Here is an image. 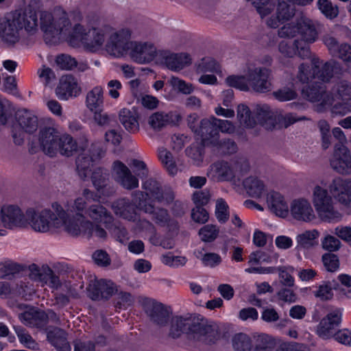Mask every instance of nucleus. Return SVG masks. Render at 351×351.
Instances as JSON below:
<instances>
[{"label":"nucleus","instance_id":"34","mask_svg":"<svg viewBox=\"0 0 351 351\" xmlns=\"http://www.w3.org/2000/svg\"><path fill=\"white\" fill-rule=\"evenodd\" d=\"M19 30L21 29L16 25H13V19L11 16L5 22H0V37L8 44L14 45L19 42Z\"/></svg>","mask_w":351,"mask_h":351},{"label":"nucleus","instance_id":"29","mask_svg":"<svg viewBox=\"0 0 351 351\" xmlns=\"http://www.w3.org/2000/svg\"><path fill=\"white\" fill-rule=\"evenodd\" d=\"M208 174L217 181H229L234 177L231 165L223 160L217 161L211 165Z\"/></svg>","mask_w":351,"mask_h":351},{"label":"nucleus","instance_id":"41","mask_svg":"<svg viewBox=\"0 0 351 351\" xmlns=\"http://www.w3.org/2000/svg\"><path fill=\"white\" fill-rule=\"evenodd\" d=\"M144 213L149 215L153 221L162 227L167 226L170 221L168 210L161 207H156L154 204L147 206Z\"/></svg>","mask_w":351,"mask_h":351},{"label":"nucleus","instance_id":"24","mask_svg":"<svg viewBox=\"0 0 351 351\" xmlns=\"http://www.w3.org/2000/svg\"><path fill=\"white\" fill-rule=\"evenodd\" d=\"M160 56L167 68L172 71H180L191 63V56L188 53L162 51L160 52Z\"/></svg>","mask_w":351,"mask_h":351},{"label":"nucleus","instance_id":"10","mask_svg":"<svg viewBox=\"0 0 351 351\" xmlns=\"http://www.w3.org/2000/svg\"><path fill=\"white\" fill-rule=\"evenodd\" d=\"M1 220L5 228L14 229L27 227L26 213L15 205H5L1 210Z\"/></svg>","mask_w":351,"mask_h":351},{"label":"nucleus","instance_id":"32","mask_svg":"<svg viewBox=\"0 0 351 351\" xmlns=\"http://www.w3.org/2000/svg\"><path fill=\"white\" fill-rule=\"evenodd\" d=\"M86 216L97 223H103L106 228H110V224L113 221L110 213L101 204H93L88 207Z\"/></svg>","mask_w":351,"mask_h":351},{"label":"nucleus","instance_id":"11","mask_svg":"<svg viewBox=\"0 0 351 351\" xmlns=\"http://www.w3.org/2000/svg\"><path fill=\"white\" fill-rule=\"evenodd\" d=\"M302 95L311 102H319L323 107L331 106L333 101L332 95L327 92L326 85L322 82H313L304 87Z\"/></svg>","mask_w":351,"mask_h":351},{"label":"nucleus","instance_id":"56","mask_svg":"<svg viewBox=\"0 0 351 351\" xmlns=\"http://www.w3.org/2000/svg\"><path fill=\"white\" fill-rule=\"evenodd\" d=\"M198 72H215L220 71V64L211 57L203 58L197 66Z\"/></svg>","mask_w":351,"mask_h":351},{"label":"nucleus","instance_id":"13","mask_svg":"<svg viewBox=\"0 0 351 351\" xmlns=\"http://www.w3.org/2000/svg\"><path fill=\"white\" fill-rule=\"evenodd\" d=\"M275 16H271L267 21V25L271 28H276L280 23L291 20L295 14V7L293 0H277Z\"/></svg>","mask_w":351,"mask_h":351},{"label":"nucleus","instance_id":"50","mask_svg":"<svg viewBox=\"0 0 351 351\" xmlns=\"http://www.w3.org/2000/svg\"><path fill=\"white\" fill-rule=\"evenodd\" d=\"M250 337L243 333L236 334L232 338V346L236 351H251Z\"/></svg>","mask_w":351,"mask_h":351},{"label":"nucleus","instance_id":"46","mask_svg":"<svg viewBox=\"0 0 351 351\" xmlns=\"http://www.w3.org/2000/svg\"><path fill=\"white\" fill-rule=\"evenodd\" d=\"M237 119L241 125L252 128L256 125V121L251 115V111L245 104H239L237 107Z\"/></svg>","mask_w":351,"mask_h":351},{"label":"nucleus","instance_id":"5","mask_svg":"<svg viewBox=\"0 0 351 351\" xmlns=\"http://www.w3.org/2000/svg\"><path fill=\"white\" fill-rule=\"evenodd\" d=\"M39 0H30L23 9L16 10L10 13L13 19V25L20 29H24L27 34L33 35L38 27L37 12L39 8Z\"/></svg>","mask_w":351,"mask_h":351},{"label":"nucleus","instance_id":"57","mask_svg":"<svg viewBox=\"0 0 351 351\" xmlns=\"http://www.w3.org/2000/svg\"><path fill=\"white\" fill-rule=\"evenodd\" d=\"M226 82L229 86L239 89L240 90L247 91L250 89L246 75H229L226 77Z\"/></svg>","mask_w":351,"mask_h":351},{"label":"nucleus","instance_id":"25","mask_svg":"<svg viewBox=\"0 0 351 351\" xmlns=\"http://www.w3.org/2000/svg\"><path fill=\"white\" fill-rule=\"evenodd\" d=\"M299 32L302 44L308 46L316 41L318 37V32L315 23L309 18L301 16L298 19Z\"/></svg>","mask_w":351,"mask_h":351},{"label":"nucleus","instance_id":"14","mask_svg":"<svg viewBox=\"0 0 351 351\" xmlns=\"http://www.w3.org/2000/svg\"><path fill=\"white\" fill-rule=\"evenodd\" d=\"M61 134L54 128L45 127L39 132V144L41 150L47 156L57 155V148Z\"/></svg>","mask_w":351,"mask_h":351},{"label":"nucleus","instance_id":"7","mask_svg":"<svg viewBox=\"0 0 351 351\" xmlns=\"http://www.w3.org/2000/svg\"><path fill=\"white\" fill-rule=\"evenodd\" d=\"M249 87L257 93H267L271 90V71L265 66L250 65L246 73Z\"/></svg>","mask_w":351,"mask_h":351},{"label":"nucleus","instance_id":"37","mask_svg":"<svg viewBox=\"0 0 351 351\" xmlns=\"http://www.w3.org/2000/svg\"><path fill=\"white\" fill-rule=\"evenodd\" d=\"M16 119L19 125L25 132L32 134L37 130L38 119L29 111L26 110L18 111Z\"/></svg>","mask_w":351,"mask_h":351},{"label":"nucleus","instance_id":"52","mask_svg":"<svg viewBox=\"0 0 351 351\" xmlns=\"http://www.w3.org/2000/svg\"><path fill=\"white\" fill-rule=\"evenodd\" d=\"M336 332V327L332 325L325 317L320 321L317 329V334L323 339L333 337Z\"/></svg>","mask_w":351,"mask_h":351},{"label":"nucleus","instance_id":"44","mask_svg":"<svg viewBox=\"0 0 351 351\" xmlns=\"http://www.w3.org/2000/svg\"><path fill=\"white\" fill-rule=\"evenodd\" d=\"M109 173L105 169L98 167L92 173L91 181L98 193L104 189L108 184Z\"/></svg>","mask_w":351,"mask_h":351},{"label":"nucleus","instance_id":"28","mask_svg":"<svg viewBox=\"0 0 351 351\" xmlns=\"http://www.w3.org/2000/svg\"><path fill=\"white\" fill-rule=\"evenodd\" d=\"M47 339L57 351L71 350V347L67 340V333L62 328L54 327L47 330Z\"/></svg>","mask_w":351,"mask_h":351},{"label":"nucleus","instance_id":"55","mask_svg":"<svg viewBox=\"0 0 351 351\" xmlns=\"http://www.w3.org/2000/svg\"><path fill=\"white\" fill-rule=\"evenodd\" d=\"M116 293L117 295L114 299L116 308L126 309L132 306L134 302V298L130 293L125 291H117Z\"/></svg>","mask_w":351,"mask_h":351},{"label":"nucleus","instance_id":"17","mask_svg":"<svg viewBox=\"0 0 351 351\" xmlns=\"http://www.w3.org/2000/svg\"><path fill=\"white\" fill-rule=\"evenodd\" d=\"M195 136L201 141L204 146H213L218 143L219 133L217 132V125L214 117L203 119L199 121V128Z\"/></svg>","mask_w":351,"mask_h":351},{"label":"nucleus","instance_id":"39","mask_svg":"<svg viewBox=\"0 0 351 351\" xmlns=\"http://www.w3.org/2000/svg\"><path fill=\"white\" fill-rule=\"evenodd\" d=\"M313 65L314 75L315 79L319 80L322 83L328 82L333 76V66L329 62L324 64L317 58L311 60Z\"/></svg>","mask_w":351,"mask_h":351},{"label":"nucleus","instance_id":"4","mask_svg":"<svg viewBox=\"0 0 351 351\" xmlns=\"http://www.w3.org/2000/svg\"><path fill=\"white\" fill-rule=\"evenodd\" d=\"M313 203L322 221L328 223L341 221L342 215L334 208L332 196L326 189L318 185L315 186Z\"/></svg>","mask_w":351,"mask_h":351},{"label":"nucleus","instance_id":"61","mask_svg":"<svg viewBox=\"0 0 351 351\" xmlns=\"http://www.w3.org/2000/svg\"><path fill=\"white\" fill-rule=\"evenodd\" d=\"M147 196H148V194L143 191H135L132 193V204L139 210L145 212V208L152 204L147 202Z\"/></svg>","mask_w":351,"mask_h":351},{"label":"nucleus","instance_id":"59","mask_svg":"<svg viewBox=\"0 0 351 351\" xmlns=\"http://www.w3.org/2000/svg\"><path fill=\"white\" fill-rule=\"evenodd\" d=\"M21 270V266L19 264L11 261H6L1 264L0 278H6L18 274Z\"/></svg>","mask_w":351,"mask_h":351},{"label":"nucleus","instance_id":"58","mask_svg":"<svg viewBox=\"0 0 351 351\" xmlns=\"http://www.w3.org/2000/svg\"><path fill=\"white\" fill-rule=\"evenodd\" d=\"M13 291L15 294L22 298L30 296L35 291L33 284L27 278L19 281Z\"/></svg>","mask_w":351,"mask_h":351},{"label":"nucleus","instance_id":"49","mask_svg":"<svg viewBox=\"0 0 351 351\" xmlns=\"http://www.w3.org/2000/svg\"><path fill=\"white\" fill-rule=\"evenodd\" d=\"M274 345V341L269 335L261 334L256 337L251 351H271Z\"/></svg>","mask_w":351,"mask_h":351},{"label":"nucleus","instance_id":"45","mask_svg":"<svg viewBox=\"0 0 351 351\" xmlns=\"http://www.w3.org/2000/svg\"><path fill=\"white\" fill-rule=\"evenodd\" d=\"M158 158L161 163L168 171V173L174 176L178 172V168L173 160L172 154L164 147L158 149Z\"/></svg>","mask_w":351,"mask_h":351},{"label":"nucleus","instance_id":"36","mask_svg":"<svg viewBox=\"0 0 351 351\" xmlns=\"http://www.w3.org/2000/svg\"><path fill=\"white\" fill-rule=\"evenodd\" d=\"M267 201L269 208L276 215L281 217L287 216L289 206L281 194L272 192L268 195Z\"/></svg>","mask_w":351,"mask_h":351},{"label":"nucleus","instance_id":"33","mask_svg":"<svg viewBox=\"0 0 351 351\" xmlns=\"http://www.w3.org/2000/svg\"><path fill=\"white\" fill-rule=\"evenodd\" d=\"M256 121L267 130L276 126V119L270 107L267 104H257L255 108Z\"/></svg>","mask_w":351,"mask_h":351},{"label":"nucleus","instance_id":"63","mask_svg":"<svg viewBox=\"0 0 351 351\" xmlns=\"http://www.w3.org/2000/svg\"><path fill=\"white\" fill-rule=\"evenodd\" d=\"M14 328L20 342L29 349H35L37 344L32 336L21 326Z\"/></svg>","mask_w":351,"mask_h":351},{"label":"nucleus","instance_id":"8","mask_svg":"<svg viewBox=\"0 0 351 351\" xmlns=\"http://www.w3.org/2000/svg\"><path fill=\"white\" fill-rule=\"evenodd\" d=\"M141 305L144 312L154 324L163 326L169 322L171 311L163 304L146 298L142 300Z\"/></svg>","mask_w":351,"mask_h":351},{"label":"nucleus","instance_id":"53","mask_svg":"<svg viewBox=\"0 0 351 351\" xmlns=\"http://www.w3.org/2000/svg\"><path fill=\"white\" fill-rule=\"evenodd\" d=\"M110 227V228L107 229L110 232L112 236L119 242L126 243L130 239L127 229L120 223H113L111 222Z\"/></svg>","mask_w":351,"mask_h":351},{"label":"nucleus","instance_id":"1","mask_svg":"<svg viewBox=\"0 0 351 351\" xmlns=\"http://www.w3.org/2000/svg\"><path fill=\"white\" fill-rule=\"evenodd\" d=\"M40 29L43 32L45 43L55 45L63 36L70 45L78 47L82 44L84 48L90 52H97L104 45L106 37L112 31L109 25L93 27L87 30L82 25L75 24L69 32L71 23L65 12L52 14L47 11H43L40 14Z\"/></svg>","mask_w":351,"mask_h":351},{"label":"nucleus","instance_id":"30","mask_svg":"<svg viewBox=\"0 0 351 351\" xmlns=\"http://www.w3.org/2000/svg\"><path fill=\"white\" fill-rule=\"evenodd\" d=\"M320 232L316 230H308L298 234L295 237L297 251L307 250L318 245Z\"/></svg>","mask_w":351,"mask_h":351},{"label":"nucleus","instance_id":"26","mask_svg":"<svg viewBox=\"0 0 351 351\" xmlns=\"http://www.w3.org/2000/svg\"><path fill=\"white\" fill-rule=\"evenodd\" d=\"M291 213L293 218L299 221L308 222L315 218L311 204L304 199H296L292 202Z\"/></svg>","mask_w":351,"mask_h":351},{"label":"nucleus","instance_id":"22","mask_svg":"<svg viewBox=\"0 0 351 351\" xmlns=\"http://www.w3.org/2000/svg\"><path fill=\"white\" fill-rule=\"evenodd\" d=\"M279 51L285 56L292 58L298 55L302 59L310 57V47L302 41L295 40L293 43L286 40L281 41L278 45Z\"/></svg>","mask_w":351,"mask_h":351},{"label":"nucleus","instance_id":"31","mask_svg":"<svg viewBox=\"0 0 351 351\" xmlns=\"http://www.w3.org/2000/svg\"><path fill=\"white\" fill-rule=\"evenodd\" d=\"M112 208L116 215L131 221L137 219L135 208L128 198H121L113 203Z\"/></svg>","mask_w":351,"mask_h":351},{"label":"nucleus","instance_id":"64","mask_svg":"<svg viewBox=\"0 0 351 351\" xmlns=\"http://www.w3.org/2000/svg\"><path fill=\"white\" fill-rule=\"evenodd\" d=\"M56 63L62 70H71L77 66V60L66 54L58 56L56 58Z\"/></svg>","mask_w":351,"mask_h":351},{"label":"nucleus","instance_id":"48","mask_svg":"<svg viewBox=\"0 0 351 351\" xmlns=\"http://www.w3.org/2000/svg\"><path fill=\"white\" fill-rule=\"evenodd\" d=\"M195 256L199 258L203 265L206 267H215L221 263L220 255L217 253L209 252L203 254L202 251L196 250L195 252Z\"/></svg>","mask_w":351,"mask_h":351},{"label":"nucleus","instance_id":"6","mask_svg":"<svg viewBox=\"0 0 351 351\" xmlns=\"http://www.w3.org/2000/svg\"><path fill=\"white\" fill-rule=\"evenodd\" d=\"M131 32L128 29H122L108 35L105 49L112 57L120 58L125 56L130 51L132 42Z\"/></svg>","mask_w":351,"mask_h":351},{"label":"nucleus","instance_id":"40","mask_svg":"<svg viewBox=\"0 0 351 351\" xmlns=\"http://www.w3.org/2000/svg\"><path fill=\"white\" fill-rule=\"evenodd\" d=\"M77 152H78L77 141L67 133L62 134L58 142L57 154L70 157Z\"/></svg>","mask_w":351,"mask_h":351},{"label":"nucleus","instance_id":"51","mask_svg":"<svg viewBox=\"0 0 351 351\" xmlns=\"http://www.w3.org/2000/svg\"><path fill=\"white\" fill-rule=\"evenodd\" d=\"M317 7L321 12L328 19H332L337 16L339 8L329 0H318Z\"/></svg>","mask_w":351,"mask_h":351},{"label":"nucleus","instance_id":"38","mask_svg":"<svg viewBox=\"0 0 351 351\" xmlns=\"http://www.w3.org/2000/svg\"><path fill=\"white\" fill-rule=\"evenodd\" d=\"M119 121L125 129L130 133L139 130L138 116L134 110L123 108L119 112Z\"/></svg>","mask_w":351,"mask_h":351},{"label":"nucleus","instance_id":"2","mask_svg":"<svg viewBox=\"0 0 351 351\" xmlns=\"http://www.w3.org/2000/svg\"><path fill=\"white\" fill-rule=\"evenodd\" d=\"M186 334L189 339L211 344L217 339L218 332L213 326L207 324L206 319L199 316H176L172 318L169 335L178 338Z\"/></svg>","mask_w":351,"mask_h":351},{"label":"nucleus","instance_id":"23","mask_svg":"<svg viewBox=\"0 0 351 351\" xmlns=\"http://www.w3.org/2000/svg\"><path fill=\"white\" fill-rule=\"evenodd\" d=\"M83 221L84 223L80 226L77 224L69 225L67 227L68 233L73 236H77L82 232L89 237L95 236L100 239L106 238V231L99 225L95 224L89 220H84Z\"/></svg>","mask_w":351,"mask_h":351},{"label":"nucleus","instance_id":"43","mask_svg":"<svg viewBox=\"0 0 351 351\" xmlns=\"http://www.w3.org/2000/svg\"><path fill=\"white\" fill-rule=\"evenodd\" d=\"M243 185L247 194L255 198H259L265 192V184L261 180L254 177H248L243 182Z\"/></svg>","mask_w":351,"mask_h":351},{"label":"nucleus","instance_id":"27","mask_svg":"<svg viewBox=\"0 0 351 351\" xmlns=\"http://www.w3.org/2000/svg\"><path fill=\"white\" fill-rule=\"evenodd\" d=\"M19 319L25 326L32 328L41 329L44 328L48 324L47 313L38 309H32L21 313Z\"/></svg>","mask_w":351,"mask_h":351},{"label":"nucleus","instance_id":"18","mask_svg":"<svg viewBox=\"0 0 351 351\" xmlns=\"http://www.w3.org/2000/svg\"><path fill=\"white\" fill-rule=\"evenodd\" d=\"M89 297L93 300H108L117 292L116 285L111 280L100 279L90 284L88 288Z\"/></svg>","mask_w":351,"mask_h":351},{"label":"nucleus","instance_id":"20","mask_svg":"<svg viewBox=\"0 0 351 351\" xmlns=\"http://www.w3.org/2000/svg\"><path fill=\"white\" fill-rule=\"evenodd\" d=\"M330 162L331 167L341 174L351 172V156L348 149L343 145L336 147Z\"/></svg>","mask_w":351,"mask_h":351},{"label":"nucleus","instance_id":"19","mask_svg":"<svg viewBox=\"0 0 351 351\" xmlns=\"http://www.w3.org/2000/svg\"><path fill=\"white\" fill-rule=\"evenodd\" d=\"M332 195L344 205L351 204V180L336 178L328 186Z\"/></svg>","mask_w":351,"mask_h":351},{"label":"nucleus","instance_id":"47","mask_svg":"<svg viewBox=\"0 0 351 351\" xmlns=\"http://www.w3.org/2000/svg\"><path fill=\"white\" fill-rule=\"evenodd\" d=\"M297 79L302 84H308L313 82L315 79L314 75L313 65H309L306 63H302L298 66V72L297 74Z\"/></svg>","mask_w":351,"mask_h":351},{"label":"nucleus","instance_id":"21","mask_svg":"<svg viewBox=\"0 0 351 351\" xmlns=\"http://www.w3.org/2000/svg\"><path fill=\"white\" fill-rule=\"evenodd\" d=\"M80 91L77 80L71 75H63L56 88V94L61 100H67L69 97H76Z\"/></svg>","mask_w":351,"mask_h":351},{"label":"nucleus","instance_id":"60","mask_svg":"<svg viewBox=\"0 0 351 351\" xmlns=\"http://www.w3.org/2000/svg\"><path fill=\"white\" fill-rule=\"evenodd\" d=\"M337 97L342 101L351 103V83L343 80L337 84Z\"/></svg>","mask_w":351,"mask_h":351},{"label":"nucleus","instance_id":"16","mask_svg":"<svg viewBox=\"0 0 351 351\" xmlns=\"http://www.w3.org/2000/svg\"><path fill=\"white\" fill-rule=\"evenodd\" d=\"M131 58L138 64L152 62L157 54L154 45L151 43L132 41L129 51Z\"/></svg>","mask_w":351,"mask_h":351},{"label":"nucleus","instance_id":"54","mask_svg":"<svg viewBox=\"0 0 351 351\" xmlns=\"http://www.w3.org/2000/svg\"><path fill=\"white\" fill-rule=\"evenodd\" d=\"M219 232V230L215 225L207 224L199 229V235L202 241L210 243L217 238Z\"/></svg>","mask_w":351,"mask_h":351},{"label":"nucleus","instance_id":"9","mask_svg":"<svg viewBox=\"0 0 351 351\" xmlns=\"http://www.w3.org/2000/svg\"><path fill=\"white\" fill-rule=\"evenodd\" d=\"M104 156L103 149L95 143L91 144L87 153H82L76 159V170L78 176L85 180L90 174L94 162Z\"/></svg>","mask_w":351,"mask_h":351},{"label":"nucleus","instance_id":"12","mask_svg":"<svg viewBox=\"0 0 351 351\" xmlns=\"http://www.w3.org/2000/svg\"><path fill=\"white\" fill-rule=\"evenodd\" d=\"M114 180L123 189L133 190L138 187V180L121 161L115 160L112 165Z\"/></svg>","mask_w":351,"mask_h":351},{"label":"nucleus","instance_id":"62","mask_svg":"<svg viewBox=\"0 0 351 351\" xmlns=\"http://www.w3.org/2000/svg\"><path fill=\"white\" fill-rule=\"evenodd\" d=\"M142 188L146 191L145 193H147L148 195H151L156 199V196L159 195L161 191L162 186L157 180L149 178L142 183Z\"/></svg>","mask_w":351,"mask_h":351},{"label":"nucleus","instance_id":"3","mask_svg":"<svg viewBox=\"0 0 351 351\" xmlns=\"http://www.w3.org/2000/svg\"><path fill=\"white\" fill-rule=\"evenodd\" d=\"M55 213L50 209H35L29 208L26 210L27 226L39 232H47L51 228H64L66 212L61 205L55 202L52 204Z\"/></svg>","mask_w":351,"mask_h":351},{"label":"nucleus","instance_id":"15","mask_svg":"<svg viewBox=\"0 0 351 351\" xmlns=\"http://www.w3.org/2000/svg\"><path fill=\"white\" fill-rule=\"evenodd\" d=\"M88 202L84 197H79L76 198L73 203L67 207L65 217L64 230L68 232L67 227L69 225L77 224L80 226L84 223V220H88L86 218V210Z\"/></svg>","mask_w":351,"mask_h":351},{"label":"nucleus","instance_id":"42","mask_svg":"<svg viewBox=\"0 0 351 351\" xmlns=\"http://www.w3.org/2000/svg\"><path fill=\"white\" fill-rule=\"evenodd\" d=\"M86 105L91 112L103 107L104 90L101 86H97L87 93Z\"/></svg>","mask_w":351,"mask_h":351},{"label":"nucleus","instance_id":"35","mask_svg":"<svg viewBox=\"0 0 351 351\" xmlns=\"http://www.w3.org/2000/svg\"><path fill=\"white\" fill-rule=\"evenodd\" d=\"M180 119V116L176 113L157 112L149 117V124L154 130H160L169 123L179 121Z\"/></svg>","mask_w":351,"mask_h":351}]
</instances>
